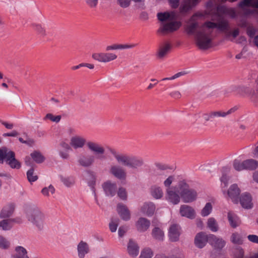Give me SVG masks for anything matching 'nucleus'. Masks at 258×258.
I'll return each instance as SVG.
<instances>
[{
	"mask_svg": "<svg viewBox=\"0 0 258 258\" xmlns=\"http://www.w3.org/2000/svg\"><path fill=\"white\" fill-rule=\"evenodd\" d=\"M199 16L193 15L187 22L185 30L188 35H195L196 44L201 49H207L210 47L213 40L214 29L224 32L226 40L236 43H241L240 30L238 27H231L228 20L225 17H218L217 22L207 21L199 27Z\"/></svg>",
	"mask_w": 258,
	"mask_h": 258,
	"instance_id": "f257e3e1",
	"label": "nucleus"
},
{
	"mask_svg": "<svg viewBox=\"0 0 258 258\" xmlns=\"http://www.w3.org/2000/svg\"><path fill=\"white\" fill-rule=\"evenodd\" d=\"M85 144L88 149L97 156L98 159L104 157L105 148L99 143L91 141L86 142L84 138L79 136H74L70 140V145L74 149L82 148Z\"/></svg>",
	"mask_w": 258,
	"mask_h": 258,
	"instance_id": "f03ea898",
	"label": "nucleus"
},
{
	"mask_svg": "<svg viewBox=\"0 0 258 258\" xmlns=\"http://www.w3.org/2000/svg\"><path fill=\"white\" fill-rule=\"evenodd\" d=\"M109 151L118 163L126 167L137 169L144 164V160L142 158L135 156H129L126 154L119 153L113 148H110Z\"/></svg>",
	"mask_w": 258,
	"mask_h": 258,
	"instance_id": "7ed1b4c3",
	"label": "nucleus"
},
{
	"mask_svg": "<svg viewBox=\"0 0 258 258\" xmlns=\"http://www.w3.org/2000/svg\"><path fill=\"white\" fill-rule=\"evenodd\" d=\"M27 220L39 230L43 229L44 225L45 215L37 207L33 205L27 207L25 210Z\"/></svg>",
	"mask_w": 258,
	"mask_h": 258,
	"instance_id": "20e7f679",
	"label": "nucleus"
},
{
	"mask_svg": "<svg viewBox=\"0 0 258 258\" xmlns=\"http://www.w3.org/2000/svg\"><path fill=\"white\" fill-rule=\"evenodd\" d=\"M5 159L6 162L13 169H20L21 163L16 159L15 153L7 147L0 148V163L3 164Z\"/></svg>",
	"mask_w": 258,
	"mask_h": 258,
	"instance_id": "39448f33",
	"label": "nucleus"
},
{
	"mask_svg": "<svg viewBox=\"0 0 258 258\" xmlns=\"http://www.w3.org/2000/svg\"><path fill=\"white\" fill-rule=\"evenodd\" d=\"M177 189H178V191L180 193L183 202L191 203L197 199V192L194 189L190 188L186 182H179Z\"/></svg>",
	"mask_w": 258,
	"mask_h": 258,
	"instance_id": "423d86ee",
	"label": "nucleus"
},
{
	"mask_svg": "<svg viewBox=\"0 0 258 258\" xmlns=\"http://www.w3.org/2000/svg\"><path fill=\"white\" fill-rule=\"evenodd\" d=\"M222 192L225 198H229L234 204H237L240 203L242 205L241 189L237 184H231L227 190L223 189Z\"/></svg>",
	"mask_w": 258,
	"mask_h": 258,
	"instance_id": "0eeeda50",
	"label": "nucleus"
},
{
	"mask_svg": "<svg viewBox=\"0 0 258 258\" xmlns=\"http://www.w3.org/2000/svg\"><path fill=\"white\" fill-rule=\"evenodd\" d=\"M181 25V22L175 20V18L168 22L161 23L158 32L163 35L171 33L177 31Z\"/></svg>",
	"mask_w": 258,
	"mask_h": 258,
	"instance_id": "6e6552de",
	"label": "nucleus"
},
{
	"mask_svg": "<svg viewBox=\"0 0 258 258\" xmlns=\"http://www.w3.org/2000/svg\"><path fill=\"white\" fill-rule=\"evenodd\" d=\"M108 173L119 180H124L127 177L125 169L120 165L112 163L108 168Z\"/></svg>",
	"mask_w": 258,
	"mask_h": 258,
	"instance_id": "1a4fd4ad",
	"label": "nucleus"
},
{
	"mask_svg": "<svg viewBox=\"0 0 258 258\" xmlns=\"http://www.w3.org/2000/svg\"><path fill=\"white\" fill-rule=\"evenodd\" d=\"M95 156L89 153L81 154L78 157V164L84 168H88L92 166L95 162Z\"/></svg>",
	"mask_w": 258,
	"mask_h": 258,
	"instance_id": "9d476101",
	"label": "nucleus"
},
{
	"mask_svg": "<svg viewBox=\"0 0 258 258\" xmlns=\"http://www.w3.org/2000/svg\"><path fill=\"white\" fill-rule=\"evenodd\" d=\"M92 57L99 62L106 63L115 60L117 56L114 53L100 52L93 53Z\"/></svg>",
	"mask_w": 258,
	"mask_h": 258,
	"instance_id": "9b49d317",
	"label": "nucleus"
},
{
	"mask_svg": "<svg viewBox=\"0 0 258 258\" xmlns=\"http://www.w3.org/2000/svg\"><path fill=\"white\" fill-rule=\"evenodd\" d=\"M226 116L225 111L221 110H212L203 114V117L206 121H213L217 118H225Z\"/></svg>",
	"mask_w": 258,
	"mask_h": 258,
	"instance_id": "f8f14e48",
	"label": "nucleus"
},
{
	"mask_svg": "<svg viewBox=\"0 0 258 258\" xmlns=\"http://www.w3.org/2000/svg\"><path fill=\"white\" fill-rule=\"evenodd\" d=\"M105 195L108 197H113L116 192L117 185L115 182L107 180L102 185Z\"/></svg>",
	"mask_w": 258,
	"mask_h": 258,
	"instance_id": "ddd939ff",
	"label": "nucleus"
},
{
	"mask_svg": "<svg viewBox=\"0 0 258 258\" xmlns=\"http://www.w3.org/2000/svg\"><path fill=\"white\" fill-rule=\"evenodd\" d=\"M209 242V235H208L203 232H201L197 234L195 236L194 243L195 245L199 248H203Z\"/></svg>",
	"mask_w": 258,
	"mask_h": 258,
	"instance_id": "4468645a",
	"label": "nucleus"
},
{
	"mask_svg": "<svg viewBox=\"0 0 258 258\" xmlns=\"http://www.w3.org/2000/svg\"><path fill=\"white\" fill-rule=\"evenodd\" d=\"M171 48V44L168 42H165L161 44L157 51L156 56L159 59H162L166 56Z\"/></svg>",
	"mask_w": 258,
	"mask_h": 258,
	"instance_id": "2eb2a0df",
	"label": "nucleus"
},
{
	"mask_svg": "<svg viewBox=\"0 0 258 258\" xmlns=\"http://www.w3.org/2000/svg\"><path fill=\"white\" fill-rule=\"evenodd\" d=\"M166 199L174 205L177 204L180 202V197L176 190V187L167 188Z\"/></svg>",
	"mask_w": 258,
	"mask_h": 258,
	"instance_id": "dca6fc26",
	"label": "nucleus"
},
{
	"mask_svg": "<svg viewBox=\"0 0 258 258\" xmlns=\"http://www.w3.org/2000/svg\"><path fill=\"white\" fill-rule=\"evenodd\" d=\"M179 213L181 216L190 219H193L196 217V212L194 209L187 205L180 206Z\"/></svg>",
	"mask_w": 258,
	"mask_h": 258,
	"instance_id": "f3484780",
	"label": "nucleus"
},
{
	"mask_svg": "<svg viewBox=\"0 0 258 258\" xmlns=\"http://www.w3.org/2000/svg\"><path fill=\"white\" fill-rule=\"evenodd\" d=\"M201 0H183L179 8L180 12L182 14L187 13L196 7Z\"/></svg>",
	"mask_w": 258,
	"mask_h": 258,
	"instance_id": "a211bd4d",
	"label": "nucleus"
},
{
	"mask_svg": "<svg viewBox=\"0 0 258 258\" xmlns=\"http://www.w3.org/2000/svg\"><path fill=\"white\" fill-rule=\"evenodd\" d=\"M209 243L215 249H221L225 245L226 242L221 238L217 237L213 234H210Z\"/></svg>",
	"mask_w": 258,
	"mask_h": 258,
	"instance_id": "6ab92c4d",
	"label": "nucleus"
},
{
	"mask_svg": "<svg viewBox=\"0 0 258 258\" xmlns=\"http://www.w3.org/2000/svg\"><path fill=\"white\" fill-rule=\"evenodd\" d=\"M77 251L79 258H84L85 255L90 252L89 244L83 240H81L77 245Z\"/></svg>",
	"mask_w": 258,
	"mask_h": 258,
	"instance_id": "aec40b11",
	"label": "nucleus"
},
{
	"mask_svg": "<svg viewBox=\"0 0 258 258\" xmlns=\"http://www.w3.org/2000/svg\"><path fill=\"white\" fill-rule=\"evenodd\" d=\"M180 227L178 225H172L169 230V237L171 241L175 242L179 239L180 235Z\"/></svg>",
	"mask_w": 258,
	"mask_h": 258,
	"instance_id": "412c9836",
	"label": "nucleus"
},
{
	"mask_svg": "<svg viewBox=\"0 0 258 258\" xmlns=\"http://www.w3.org/2000/svg\"><path fill=\"white\" fill-rule=\"evenodd\" d=\"M117 211L123 220L127 221L130 219V213L126 206L122 204H118L117 206Z\"/></svg>",
	"mask_w": 258,
	"mask_h": 258,
	"instance_id": "4be33fe9",
	"label": "nucleus"
},
{
	"mask_svg": "<svg viewBox=\"0 0 258 258\" xmlns=\"http://www.w3.org/2000/svg\"><path fill=\"white\" fill-rule=\"evenodd\" d=\"M150 225L149 220L145 218H140L136 223V228L139 232H144L146 231Z\"/></svg>",
	"mask_w": 258,
	"mask_h": 258,
	"instance_id": "5701e85b",
	"label": "nucleus"
},
{
	"mask_svg": "<svg viewBox=\"0 0 258 258\" xmlns=\"http://www.w3.org/2000/svg\"><path fill=\"white\" fill-rule=\"evenodd\" d=\"M127 251L128 254L133 257L137 256L139 254V247L133 239L129 240L127 244Z\"/></svg>",
	"mask_w": 258,
	"mask_h": 258,
	"instance_id": "b1692460",
	"label": "nucleus"
},
{
	"mask_svg": "<svg viewBox=\"0 0 258 258\" xmlns=\"http://www.w3.org/2000/svg\"><path fill=\"white\" fill-rule=\"evenodd\" d=\"M228 220L230 226L232 228H236L240 224V219L238 216L232 211H229L227 214Z\"/></svg>",
	"mask_w": 258,
	"mask_h": 258,
	"instance_id": "393cba45",
	"label": "nucleus"
},
{
	"mask_svg": "<svg viewBox=\"0 0 258 258\" xmlns=\"http://www.w3.org/2000/svg\"><path fill=\"white\" fill-rule=\"evenodd\" d=\"M155 205L151 202L145 203L142 207L141 211L147 216H151L153 215L155 211Z\"/></svg>",
	"mask_w": 258,
	"mask_h": 258,
	"instance_id": "a878e982",
	"label": "nucleus"
},
{
	"mask_svg": "<svg viewBox=\"0 0 258 258\" xmlns=\"http://www.w3.org/2000/svg\"><path fill=\"white\" fill-rule=\"evenodd\" d=\"M137 45V44H113L111 45H108L106 47L105 50L106 51H109L112 50L117 49H124L132 48L136 47Z\"/></svg>",
	"mask_w": 258,
	"mask_h": 258,
	"instance_id": "bb28decb",
	"label": "nucleus"
},
{
	"mask_svg": "<svg viewBox=\"0 0 258 258\" xmlns=\"http://www.w3.org/2000/svg\"><path fill=\"white\" fill-rule=\"evenodd\" d=\"M157 16L158 20L161 23H164L165 22L172 20V19H174L175 17L174 13L172 12L171 13L168 12L164 13H158Z\"/></svg>",
	"mask_w": 258,
	"mask_h": 258,
	"instance_id": "cd10ccee",
	"label": "nucleus"
},
{
	"mask_svg": "<svg viewBox=\"0 0 258 258\" xmlns=\"http://www.w3.org/2000/svg\"><path fill=\"white\" fill-rule=\"evenodd\" d=\"M229 169L227 167H223L222 169V175L220 178L221 182V189H226L228 186V181L229 180V177L226 174V172H229Z\"/></svg>",
	"mask_w": 258,
	"mask_h": 258,
	"instance_id": "c85d7f7f",
	"label": "nucleus"
},
{
	"mask_svg": "<svg viewBox=\"0 0 258 258\" xmlns=\"http://www.w3.org/2000/svg\"><path fill=\"white\" fill-rule=\"evenodd\" d=\"M14 211V206L13 205H9L5 206L2 210L0 214L1 218L10 217Z\"/></svg>",
	"mask_w": 258,
	"mask_h": 258,
	"instance_id": "c756f323",
	"label": "nucleus"
},
{
	"mask_svg": "<svg viewBox=\"0 0 258 258\" xmlns=\"http://www.w3.org/2000/svg\"><path fill=\"white\" fill-rule=\"evenodd\" d=\"M253 207L252 198L250 195L247 192L243 194V208L249 209Z\"/></svg>",
	"mask_w": 258,
	"mask_h": 258,
	"instance_id": "7c9ffc66",
	"label": "nucleus"
},
{
	"mask_svg": "<svg viewBox=\"0 0 258 258\" xmlns=\"http://www.w3.org/2000/svg\"><path fill=\"white\" fill-rule=\"evenodd\" d=\"M217 11L219 13L227 14L232 18H235L237 16V14L234 9H229L224 6L218 7Z\"/></svg>",
	"mask_w": 258,
	"mask_h": 258,
	"instance_id": "2f4dec72",
	"label": "nucleus"
},
{
	"mask_svg": "<svg viewBox=\"0 0 258 258\" xmlns=\"http://www.w3.org/2000/svg\"><path fill=\"white\" fill-rule=\"evenodd\" d=\"M258 166V163L253 159H248L243 161V169L254 170Z\"/></svg>",
	"mask_w": 258,
	"mask_h": 258,
	"instance_id": "473e14b6",
	"label": "nucleus"
},
{
	"mask_svg": "<svg viewBox=\"0 0 258 258\" xmlns=\"http://www.w3.org/2000/svg\"><path fill=\"white\" fill-rule=\"evenodd\" d=\"M151 194L153 198L156 199H160L163 196L162 189L157 186H153L151 188Z\"/></svg>",
	"mask_w": 258,
	"mask_h": 258,
	"instance_id": "72a5a7b5",
	"label": "nucleus"
},
{
	"mask_svg": "<svg viewBox=\"0 0 258 258\" xmlns=\"http://www.w3.org/2000/svg\"><path fill=\"white\" fill-rule=\"evenodd\" d=\"M16 254L14 258H29L27 254L26 249L22 246H17L15 248Z\"/></svg>",
	"mask_w": 258,
	"mask_h": 258,
	"instance_id": "f704fd0d",
	"label": "nucleus"
},
{
	"mask_svg": "<svg viewBox=\"0 0 258 258\" xmlns=\"http://www.w3.org/2000/svg\"><path fill=\"white\" fill-rule=\"evenodd\" d=\"M14 221L12 219H4L0 222V227L3 230H9L12 227Z\"/></svg>",
	"mask_w": 258,
	"mask_h": 258,
	"instance_id": "c9c22d12",
	"label": "nucleus"
},
{
	"mask_svg": "<svg viewBox=\"0 0 258 258\" xmlns=\"http://www.w3.org/2000/svg\"><path fill=\"white\" fill-rule=\"evenodd\" d=\"M152 235L155 239L158 240H163L164 237L163 231L158 227H155L153 229Z\"/></svg>",
	"mask_w": 258,
	"mask_h": 258,
	"instance_id": "e433bc0d",
	"label": "nucleus"
},
{
	"mask_svg": "<svg viewBox=\"0 0 258 258\" xmlns=\"http://www.w3.org/2000/svg\"><path fill=\"white\" fill-rule=\"evenodd\" d=\"M208 227L213 232H217L218 230V224L215 218H210L207 221Z\"/></svg>",
	"mask_w": 258,
	"mask_h": 258,
	"instance_id": "4c0bfd02",
	"label": "nucleus"
},
{
	"mask_svg": "<svg viewBox=\"0 0 258 258\" xmlns=\"http://www.w3.org/2000/svg\"><path fill=\"white\" fill-rule=\"evenodd\" d=\"M32 158L37 163L43 162L45 159L44 156L39 152L34 151L31 154Z\"/></svg>",
	"mask_w": 258,
	"mask_h": 258,
	"instance_id": "58836bf2",
	"label": "nucleus"
},
{
	"mask_svg": "<svg viewBox=\"0 0 258 258\" xmlns=\"http://www.w3.org/2000/svg\"><path fill=\"white\" fill-rule=\"evenodd\" d=\"M212 209L213 207L211 203H206V205L201 211V215L203 217L208 216L211 213Z\"/></svg>",
	"mask_w": 258,
	"mask_h": 258,
	"instance_id": "ea45409f",
	"label": "nucleus"
},
{
	"mask_svg": "<svg viewBox=\"0 0 258 258\" xmlns=\"http://www.w3.org/2000/svg\"><path fill=\"white\" fill-rule=\"evenodd\" d=\"M119 221V220L117 218H112L111 219V222L109 224V229L111 232H114L116 231Z\"/></svg>",
	"mask_w": 258,
	"mask_h": 258,
	"instance_id": "a19ab883",
	"label": "nucleus"
},
{
	"mask_svg": "<svg viewBox=\"0 0 258 258\" xmlns=\"http://www.w3.org/2000/svg\"><path fill=\"white\" fill-rule=\"evenodd\" d=\"M244 6H243V16L244 15H251L258 21V10H248L244 8Z\"/></svg>",
	"mask_w": 258,
	"mask_h": 258,
	"instance_id": "79ce46f5",
	"label": "nucleus"
},
{
	"mask_svg": "<svg viewBox=\"0 0 258 258\" xmlns=\"http://www.w3.org/2000/svg\"><path fill=\"white\" fill-rule=\"evenodd\" d=\"M55 192V189L52 185H50L48 187H45L41 190L42 194L46 197L52 195Z\"/></svg>",
	"mask_w": 258,
	"mask_h": 258,
	"instance_id": "37998d69",
	"label": "nucleus"
},
{
	"mask_svg": "<svg viewBox=\"0 0 258 258\" xmlns=\"http://www.w3.org/2000/svg\"><path fill=\"white\" fill-rule=\"evenodd\" d=\"M27 176L28 180L30 182L35 181L38 179V176L34 174V170L33 168H31L27 171Z\"/></svg>",
	"mask_w": 258,
	"mask_h": 258,
	"instance_id": "c03bdc74",
	"label": "nucleus"
},
{
	"mask_svg": "<svg viewBox=\"0 0 258 258\" xmlns=\"http://www.w3.org/2000/svg\"><path fill=\"white\" fill-rule=\"evenodd\" d=\"M153 255V252L150 248L144 249L141 253L140 258H152Z\"/></svg>",
	"mask_w": 258,
	"mask_h": 258,
	"instance_id": "a18cd8bd",
	"label": "nucleus"
},
{
	"mask_svg": "<svg viewBox=\"0 0 258 258\" xmlns=\"http://www.w3.org/2000/svg\"><path fill=\"white\" fill-rule=\"evenodd\" d=\"M243 6H251L258 9V0H243Z\"/></svg>",
	"mask_w": 258,
	"mask_h": 258,
	"instance_id": "49530a36",
	"label": "nucleus"
},
{
	"mask_svg": "<svg viewBox=\"0 0 258 258\" xmlns=\"http://www.w3.org/2000/svg\"><path fill=\"white\" fill-rule=\"evenodd\" d=\"M233 166L234 169L237 171H240L242 170V159L240 157L234 160Z\"/></svg>",
	"mask_w": 258,
	"mask_h": 258,
	"instance_id": "de8ad7c7",
	"label": "nucleus"
},
{
	"mask_svg": "<svg viewBox=\"0 0 258 258\" xmlns=\"http://www.w3.org/2000/svg\"><path fill=\"white\" fill-rule=\"evenodd\" d=\"M60 115L54 116L52 113H47L44 117V120L49 119L55 122H58L61 119Z\"/></svg>",
	"mask_w": 258,
	"mask_h": 258,
	"instance_id": "09e8293b",
	"label": "nucleus"
},
{
	"mask_svg": "<svg viewBox=\"0 0 258 258\" xmlns=\"http://www.w3.org/2000/svg\"><path fill=\"white\" fill-rule=\"evenodd\" d=\"M231 241L235 244H240L241 243V239L240 234L237 233H233L231 237Z\"/></svg>",
	"mask_w": 258,
	"mask_h": 258,
	"instance_id": "8fccbe9b",
	"label": "nucleus"
},
{
	"mask_svg": "<svg viewBox=\"0 0 258 258\" xmlns=\"http://www.w3.org/2000/svg\"><path fill=\"white\" fill-rule=\"evenodd\" d=\"M35 30L41 36L44 37L46 35V30L40 24H35L34 25Z\"/></svg>",
	"mask_w": 258,
	"mask_h": 258,
	"instance_id": "3c124183",
	"label": "nucleus"
},
{
	"mask_svg": "<svg viewBox=\"0 0 258 258\" xmlns=\"http://www.w3.org/2000/svg\"><path fill=\"white\" fill-rule=\"evenodd\" d=\"M96 182V177L92 172H90V178L88 180V185L91 187L92 189L94 191V185Z\"/></svg>",
	"mask_w": 258,
	"mask_h": 258,
	"instance_id": "603ef678",
	"label": "nucleus"
},
{
	"mask_svg": "<svg viewBox=\"0 0 258 258\" xmlns=\"http://www.w3.org/2000/svg\"><path fill=\"white\" fill-rule=\"evenodd\" d=\"M131 2V0H117V4L122 8H128Z\"/></svg>",
	"mask_w": 258,
	"mask_h": 258,
	"instance_id": "864d4df0",
	"label": "nucleus"
},
{
	"mask_svg": "<svg viewBox=\"0 0 258 258\" xmlns=\"http://www.w3.org/2000/svg\"><path fill=\"white\" fill-rule=\"evenodd\" d=\"M61 180L63 184L68 187H70L74 184V179L72 177L62 178Z\"/></svg>",
	"mask_w": 258,
	"mask_h": 258,
	"instance_id": "5fc2aeb1",
	"label": "nucleus"
},
{
	"mask_svg": "<svg viewBox=\"0 0 258 258\" xmlns=\"http://www.w3.org/2000/svg\"><path fill=\"white\" fill-rule=\"evenodd\" d=\"M118 196L122 200H125L127 198V193L125 188L120 187L117 192Z\"/></svg>",
	"mask_w": 258,
	"mask_h": 258,
	"instance_id": "6e6d98bb",
	"label": "nucleus"
},
{
	"mask_svg": "<svg viewBox=\"0 0 258 258\" xmlns=\"http://www.w3.org/2000/svg\"><path fill=\"white\" fill-rule=\"evenodd\" d=\"M10 246V243L4 237L0 236V247L4 249L8 248Z\"/></svg>",
	"mask_w": 258,
	"mask_h": 258,
	"instance_id": "4d7b16f0",
	"label": "nucleus"
},
{
	"mask_svg": "<svg viewBox=\"0 0 258 258\" xmlns=\"http://www.w3.org/2000/svg\"><path fill=\"white\" fill-rule=\"evenodd\" d=\"M187 74V72H185V71L180 72L176 73V74H175L174 75H173L171 77L165 78L162 79V81L174 80V79H176V78H177L178 77H181L182 76L185 75H186Z\"/></svg>",
	"mask_w": 258,
	"mask_h": 258,
	"instance_id": "13d9d810",
	"label": "nucleus"
},
{
	"mask_svg": "<svg viewBox=\"0 0 258 258\" xmlns=\"http://www.w3.org/2000/svg\"><path fill=\"white\" fill-rule=\"evenodd\" d=\"M257 32V29L253 26H249L247 29V34L250 37H253Z\"/></svg>",
	"mask_w": 258,
	"mask_h": 258,
	"instance_id": "bf43d9fd",
	"label": "nucleus"
},
{
	"mask_svg": "<svg viewBox=\"0 0 258 258\" xmlns=\"http://www.w3.org/2000/svg\"><path fill=\"white\" fill-rule=\"evenodd\" d=\"M98 0H86V4L91 8H96L98 5Z\"/></svg>",
	"mask_w": 258,
	"mask_h": 258,
	"instance_id": "052dcab7",
	"label": "nucleus"
},
{
	"mask_svg": "<svg viewBox=\"0 0 258 258\" xmlns=\"http://www.w3.org/2000/svg\"><path fill=\"white\" fill-rule=\"evenodd\" d=\"M128 230V227L126 226H121L118 229V235L120 237H122Z\"/></svg>",
	"mask_w": 258,
	"mask_h": 258,
	"instance_id": "680f3d73",
	"label": "nucleus"
},
{
	"mask_svg": "<svg viewBox=\"0 0 258 258\" xmlns=\"http://www.w3.org/2000/svg\"><path fill=\"white\" fill-rule=\"evenodd\" d=\"M132 1L134 2L139 8L142 9H145V0H132Z\"/></svg>",
	"mask_w": 258,
	"mask_h": 258,
	"instance_id": "e2e57ef3",
	"label": "nucleus"
},
{
	"mask_svg": "<svg viewBox=\"0 0 258 258\" xmlns=\"http://www.w3.org/2000/svg\"><path fill=\"white\" fill-rule=\"evenodd\" d=\"M174 179V176H169L164 182V184L166 187H168L171 185Z\"/></svg>",
	"mask_w": 258,
	"mask_h": 258,
	"instance_id": "0e129e2a",
	"label": "nucleus"
},
{
	"mask_svg": "<svg viewBox=\"0 0 258 258\" xmlns=\"http://www.w3.org/2000/svg\"><path fill=\"white\" fill-rule=\"evenodd\" d=\"M180 0H169L170 6L174 9L177 8L179 6Z\"/></svg>",
	"mask_w": 258,
	"mask_h": 258,
	"instance_id": "69168bd1",
	"label": "nucleus"
},
{
	"mask_svg": "<svg viewBox=\"0 0 258 258\" xmlns=\"http://www.w3.org/2000/svg\"><path fill=\"white\" fill-rule=\"evenodd\" d=\"M247 238L250 241L258 244V236L256 235H249Z\"/></svg>",
	"mask_w": 258,
	"mask_h": 258,
	"instance_id": "338daca9",
	"label": "nucleus"
},
{
	"mask_svg": "<svg viewBox=\"0 0 258 258\" xmlns=\"http://www.w3.org/2000/svg\"><path fill=\"white\" fill-rule=\"evenodd\" d=\"M240 108V105L235 106L229 109L227 111H226V116L232 114L236 112Z\"/></svg>",
	"mask_w": 258,
	"mask_h": 258,
	"instance_id": "774afa93",
	"label": "nucleus"
}]
</instances>
